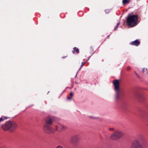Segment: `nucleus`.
I'll return each mask as SVG.
<instances>
[{"label":"nucleus","mask_w":148,"mask_h":148,"mask_svg":"<svg viewBox=\"0 0 148 148\" xmlns=\"http://www.w3.org/2000/svg\"><path fill=\"white\" fill-rule=\"evenodd\" d=\"M53 121V119L52 117H48L45 119V122L46 124L48 125H50L52 124Z\"/></svg>","instance_id":"nucleus-9"},{"label":"nucleus","mask_w":148,"mask_h":148,"mask_svg":"<svg viewBox=\"0 0 148 148\" xmlns=\"http://www.w3.org/2000/svg\"><path fill=\"white\" fill-rule=\"evenodd\" d=\"M85 63V62H83L82 63L81 67L79 69V71L80 70L81 68L84 66Z\"/></svg>","instance_id":"nucleus-14"},{"label":"nucleus","mask_w":148,"mask_h":148,"mask_svg":"<svg viewBox=\"0 0 148 148\" xmlns=\"http://www.w3.org/2000/svg\"><path fill=\"white\" fill-rule=\"evenodd\" d=\"M73 50L74 51H76L77 53H79V50L78 48L75 47L73 48Z\"/></svg>","instance_id":"nucleus-13"},{"label":"nucleus","mask_w":148,"mask_h":148,"mask_svg":"<svg viewBox=\"0 0 148 148\" xmlns=\"http://www.w3.org/2000/svg\"><path fill=\"white\" fill-rule=\"evenodd\" d=\"M89 118L92 119H97L98 118L97 117H95L94 116H89Z\"/></svg>","instance_id":"nucleus-15"},{"label":"nucleus","mask_w":148,"mask_h":148,"mask_svg":"<svg viewBox=\"0 0 148 148\" xmlns=\"http://www.w3.org/2000/svg\"><path fill=\"white\" fill-rule=\"evenodd\" d=\"M65 127L60 123H58L56 126V130L58 132H61L65 129Z\"/></svg>","instance_id":"nucleus-7"},{"label":"nucleus","mask_w":148,"mask_h":148,"mask_svg":"<svg viewBox=\"0 0 148 148\" xmlns=\"http://www.w3.org/2000/svg\"><path fill=\"white\" fill-rule=\"evenodd\" d=\"M130 67H128L127 68V69L129 70H130Z\"/></svg>","instance_id":"nucleus-23"},{"label":"nucleus","mask_w":148,"mask_h":148,"mask_svg":"<svg viewBox=\"0 0 148 148\" xmlns=\"http://www.w3.org/2000/svg\"><path fill=\"white\" fill-rule=\"evenodd\" d=\"M4 120V119H3L2 117H1L0 118V122L3 121Z\"/></svg>","instance_id":"nucleus-19"},{"label":"nucleus","mask_w":148,"mask_h":148,"mask_svg":"<svg viewBox=\"0 0 148 148\" xmlns=\"http://www.w3.org/2000/svg\"><path fill=\"white\" fill-rule=\"evenodd\" d=\"M123 135V133L122 132L117 130L115 131L114 133L112 134L110 138L112 140H115L120 138Z\"/></svg>","instance_id":"nucleus-4"},{"label":"nucleus","mask_w":148,"mask_h":148,"mask_svg":"<svg viewBox=\"0 0 148 148\" xmlns=\"http://www.w3.org/2000/svg\"><path fill=\"white\" fill-rule=\"evenodd\" d=\"M109 130H113L114 129L113 128H110Z\"/></svg>","instance_id":"nucleus-22"},{"label":"nucleus","mask_w":148,"mask_h":148,"mask_svg":"<svg viewBox=\"0 0 148 148\" xmlns=\"http://www.w3.org/2000/svg\"><path fill=\"white\" fill-rule=\"evenodd\" d=\"M135 73L136 75L137 76V77H139V75L136 73V72H134Z\"/></svg>","instance_id":"nucleus-21"},{"label":"nucleus","mask_w":148,"mask_h":148,"mask_svg":"<svg viewBox=\"0 0 148 148\" xmlns=\"http://www.w3.org/2000/svg\"><path fill=\"white\" fill-rule=\"evenodd\" d=\"M113 84L114 86V90L115 92V98L116 99H118L120 98L121 95L119 80L115 79L113 81Z\"/></svg>","instance_id":"nucleus-2"},{"label":"nucleus","mask_w":148,"mask_h":148,"mask_svg":"<svg viewBox=\"0 0 148 148\" xmlns=\"http://www.w3.org/2000/svg\"><path fill=\"white\" fill-rule=\"evenodd\" d=\"M72 52H73V53H74V51H72Z\"/></svg>","instance_id":"nucleus-25"},{"label":"nucleus","mask_w":148,"mask_h":148,"mask_svg":"<svg viewBox=\"0 0 148 148\" xmlns=\"http://www.w3.org/2000/svg\"><path fill=\"white\" fill-rule=\"evenodd\" d=\"M145 68H144L142 70V72L143 73H144L145 71ZM145 69L147 71V69Z\"/></svg>","instance_id":"nucleus-18"},{"label":"nucleus","mask_w":148,"mask_h":148,"mask_svg":"<svg viewBox=\"0 0 148 148\" xmlns=\"http://www.w3.org/2000/svg\"><path fill=\"white\" fill-rule=\"evenodd\" d=\"M56 148H63L62 146H58Z\"/></svg>","instance_id":"nucleus-20"},{"label":"nucleus","mask_w":148,"mask_h":148,"mask_svg":"<svg viewBox=\"0 0 148 148\" xmlns=\"http://www.w3.org/2000/svg\"><path fill=\"white\" fill-rule=\"evenodd\" d=\"M109 35H108L107 36V37H108L109 38Z\"/></svg>","instance_id":"nucleus-26"},{"label":"nucleus","mask_w":148,"mask_h":148,"mask_svg":"<svg viewBox=\"0 0 148 148\" xmlns=\"http://www.w3.org/2000/svg\"><path fill=\"white\" fill-rule=\"evenodd\" d=\"M130 44L132 45H135L136 46H138L140 44L139 41L137 39L132 42H131Z\"/></svg>","instance_id":"nucleus-10"},{"label":"nucleus","mask_w":148,"mask_h":148,"mask_svg":"<svg viewBox=\"0 0 148 148\" xmlns=\"http://www.w3.org/2000/svg\"><path fill=\"white\" fill-rule=\"evenodd\" d=\"M65 58V57H62V58Z\"/></svg>","instance_id":"nucleus-27"},{"label":"nucleus","mask_w":148,"mask_h":148,"mask_svg":"<svg viewBox=\"0 0 148 148\" xmlns=\"http://www.w3.org/2000/svg\"><path fill=\"white\" fill-rule=\"evenodd\" d=\"M43 132L47 134H53L54 133L53 129L47 124H45L43 129Z\"/></svg>","instance_id":"nucleus-5"},{"label":"nucleus","mask_w":148,"mask_h":148,"mask_svg":"<svg viewBox=\"0 0 148 148\" xmlns=\"http://www.w3.org/2000/svg\"><path fill=\"white\" fill-rule=\"evenodd\" d=\"M4 118H5V119H6L8 118L7 117H5Z\"/></svg>","instance_id":"nucleus-24"},{"label":"nucleus","mask_w":148,"mask_h":148,"mask_svg":"<svg viewBox=\"0 0 148 148\" xmlns=\"http://www.w3.org/2000/svg\"><path fill=\"white\" fill-rule=\"evenodd\" d=\"M120 22H119L117 24V25L115 27V28H114V30H116V29L118 27V26L120 24Z\"/></svg>","instance_id":"nucleus-16"},{"label":"nucleus","mask_w":148,"mask_h":148,"mask_svg":"<svg viewBox=\"0 0 148 148\" xmlns=\"http://www.w3.org/2000/svg\"><path fill=\"white\" fill-rule=\"evenodd\" d=\"M70 97H67V98L68 99L70 100H71L72 99V97L73 96V94L72 92H70Z\"/></svg>","instance_id":"nucleus-11"},{"label":"nucleus","mask_w":148,"mask_h":148,"mask_svg":"<svg viewBox=\"0 0 148 148\" xmlns=\"http://www.w3.org/2000/svg\"><path fill=\"white\" fill-rule=\"evenodd\" d=\"M138 16L134 15L128 17L126 21L127 24L128 26L134 27L137 25L138 21Z\"/></svg>","instance_id":"nucleus-3"},{"label":"nucleus","mask_w":148,"mask_h":148,"mask_svg":"<svg viewBox=\"0 0 148 148\" xmlns=\"http://www.w3.org/2000/svg\"><path fill=\"white\" fill-rule=\"evenodd\" d=\"M79 138L78 135H75L71 138V142L73 145H75L78 141Z\"/></svg>","instance_id":"nucleus-8"},{"label":"nucleus","mask_w":148,"mask_h":148,"mask_svg":"<svg viewBox=\"0 0 148 148\" xmlns=\"http://www.w3.org/2000/svg\"><path fill=\"white\" fill-rule=\"evenodd\" d=\"M17 126V125L15 122L8 121L6 122L5 124L2 125L1 128L4 131L9 130L12 132L16 129Z\"/></svg>","instance_id":"nucleus-1"},{"label":"nucleus","mask_w":148,"mask_h":148,"mask_svg":"<svg viewBox=\"0 0 148 148\" xmlns=\"http://www.w3.org/2000/svg\"><path fill=\"white\" fill-rule=\"evenodd\" d=\"M130 148H143V147L139 141L136 140L132 142Z\"/></svg>","instance_id":"nucleus-6"},{"label":"nucleus","mask_w":148,"mask_h":148,"mask_svg":"<svg viewBox=\"0 0 148 148\" xmlns=\"http://www.w3.org/2000/svg\"><path fill=\"white\" fill-rule=\"evenodd\" d=\"M109 12L110 10H105V12L107 13H108Z\"/></svg>","instance_id":"nucleus-17"},{"label":"nucleus","mask_w":148,"mask_h":148,"mask_svg":"<svg viewBox=\"0 0 148 148\" xmlns=\"http://www.w3.org/2000/svg\"><path fill=\"white\" fill-rule=\"evenodd\" d=\"M129 2L130 0H123L122 1V3L123 4L129 3Z\"/></svg>","instance_id":"nucleus-12"}]
</instances>
